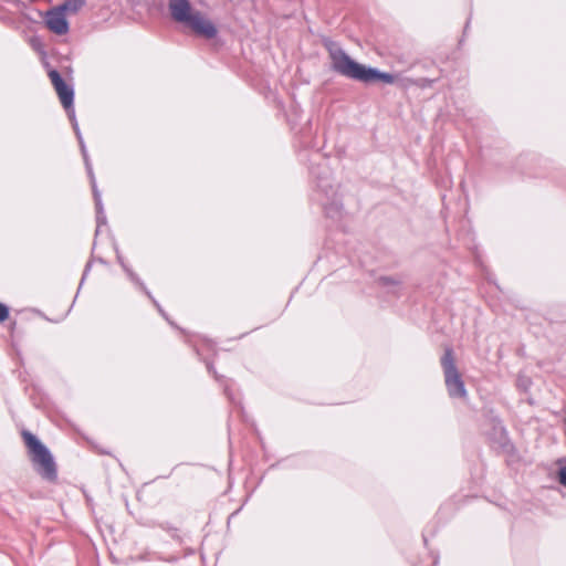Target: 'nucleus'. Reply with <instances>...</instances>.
Masks as SVG:
<instances>
[{"instance_id":"obj_6","label":"nucleus","mask_w":566,"mask_h":566,"mask_svg":"<svg viewBox=\"0 0 566 566\" xmlns=\"http://www.w3.org/2000/svg\"><path fill=\"white\" fill-rule=\"evenodd\" d=\"M45 24L50 31L59 35H63L69 31V22L65 13L59 7L46 12Z\"/></svg>"},{"instance_id":"obj_3","label":"nucleus","mask_w":566,"mask_h":566,"mask_svg":"<svg viewBox=\"0 0 566 566\" xmlns=\"http://www.w3.org/2000/svg\"><path fill=\"white\" fill-rule=\"evenodd\" d=\"M441 366L444 374V382L448 394L452 398L467 397V390L461 375L455 366V359L451 348H447L441 358Z\"/></svg>"},{"instance_id":"obj_2","label":"nucleus","mask_w":566,"mask_h":566,"mask_svg":"<svg viewBox=\"0 0 566 566\" xmlns=\"http://www.w3.org/2000/svg\"><path fill=\"white\" fill-rule=\"evenodd\" d=\"M22 437L38 473L45 480H55L56 467L49 449L29 431H23Z\"/></svg>"},{"instance_id":"obj_5","label":"nucleus","mask_w":566,"mask_h":566,"mask_svg":"<svg viewBox=\"0 0 566 566\" xmlns=\"http://www.w3.org/2000/svg\"><path fill=\"white\" fill-rule=\"evenodd\" d=\"M184 23L189 27L195 34L205 39H213L218 33L212 21L197 10Z\"/></svg>"},{"instance_id":"obj_9","label":"nucleus","mask_w":566,"mask_h":566,"mask_svg":"<svg viewBox=\"0 0 566 566\" xmlns=\"http://www.w3.org/2000/svg\"><path fill=\"white\" fill-rule=\"evenodd\" d=\"M557 463L559 483L566 488V459H560Z\"/></svg>"},{"instance_id":"obj_1","label":"nucleus","mask_w":566,"mask_h":566,"mask_svg":"<svg viewBox=\"0 0 566 566\" xmlns=\"http://www.w3.org/2000/svg\"><path fill=\"white\" fill-rule=\"evenodd\" d=\"M327 49L333 70L345 77L363 83L381 81L387 84H394L396 82V76L390 73L380 72L377 69L355 62L335 43H329Z\"/></svg>"},{"instance_id":"obj_7","label":"nucleus","mask_w":566,"mask_h":566,"mask_svg":"<svg viewBox=\"0 0 566 566\" xmlns=\"http://www.w3.org/2000/svg\"><path fill=\"white\" fill-rule=\"evenodd\" d=\"M169 10L175 21L184 23L196 11L188 0H169Z\"/></svg>"},{"instance_id":"obj_8","label":"nucleus","mask_w":566,"mask_h":566,"mask_svg":"<svg viewBox=\"0 0 566 566\" xmlns=\"http://www.w3.org/2000/svg\"><path fill=\"white\" fill-rule=\"evenodd\" d=\"M85 1L84 0H67L59 8L62 9V11L75 13L77 12L83 6Z\"/></svg>"},{"instance_id":"obj_12","label":"nucleus","mask_w":566,"mask_h":566,"mask_svg":"<svg viewBox=\"0 0 566 566\" xmlns=\"http://www.w3.org/2000/svg\"><path fill=\"white\" fill-rule=\"evenodd\" d=\"M326 212H327V214H328L329 217L334 218V214H333V212H332V210H331V209H327V211H326Z\"/></svg>"},{"instance_id":"obj_11","label":"nucleus","mask_w":566,"mask_h":566,"mask_svg":"<svg viewBox=\"0 0 566 566\" xmlns=\"http://www.w3.org/2000/svg\"><path fill=\"white\" fill-rule=\"evenodd\" d=\"M93 189H94V197H95V201H96V207L97 209L99 210V206H101V199H99V196L95 189V185L93 184Z\"/></svg>"},{"instance_id":"obj_4","label":"nucleus","mask_w":566,"mask_h":566,"mask_svg":"<svg viewBox=\"0 0 566 566\" xmlns=\"http://www.w3.org/2000/svg\"><path fill=\"white\" fill-rule=\"evenodd\" d=\"M49 76H50V80H51L59 97H60V101H61L63 107L69 112L70 119L73 122V127L77 134L80 143L82 144V139H81V136L78 133L77 123L75 122V117H74V109L72 108L73 97H74L73 90L64 83L63 78L61 77V75L57 71H55V70L50 71Z\"/></svg>"},{"instance_id":"obj_10","label":"nucleus","mask_w":566,"mask_h":566,"mask_svg":"<svg viewBox=\"0 0 566 566\" xmlns=\"http://www.w3.org/2000/svg\"><path fill=\"white\" fill-rule=\"evenodd\" d=\"M8 315H9V310L8 307L0 303V322H3L8 318Z\"/></svg>"}]
</instances>
